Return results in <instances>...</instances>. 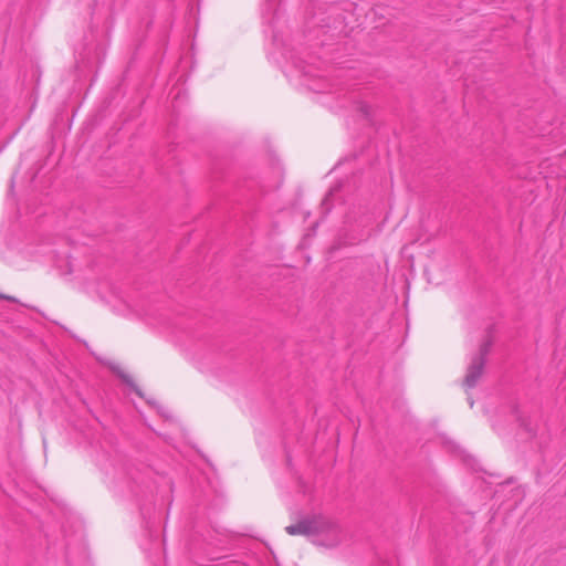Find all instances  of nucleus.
I'll use <instances>...</instances> for the list:
<instances>
[{
	"label": "nucleus",
	"instance_id": "f257e3e1",
	"mask_svg": "<svg viewBox=\"0 0 566 566\" xmlns=\"http://www.w3.org/2000/svg\"><path fill=\"white\" fill-rule=\"evenodd\" d=\"M336 528V525L322 516H307L296 521L285 527V532L291 536H312L319 533L329 532Z\"/></svg>",
	"mask_w": 566,
	"mask_h": 566
},
{
	"label": "nucleus",
	"instance_id": "f03ea898",
	"mask_svg": "<svg viewBox=\"0 0 566 566\" xmlns=\"http://www.w3.org/2000/svg\"><path fill=\"white\" fill-rule=\"evenodd\" d=\"M109 369L116 374L125 384L130 386L139 397H144L142 390L137 387L134 377L128 374L120 365L108 363Z\"/></svg>",
	"mask_w": 566,
	"mask_h": 566
},
{
	"label": "nucleus",
	"instance_id": "7ed1b4c3",
	"mask_svg": "<svg viewBox=\"0 0 566 566\" xmlns=\"http://www.w3.org/2000/svg\"><path fill=\"white\" fill-rule=\"evenodd\" d=\"M483 369H484V360L482 358L474 360L468 369V373L465 376V384L468 386H473L478 381V379L482 376Z\"/></svg>",
	"mask_w": 566,
	"mask_h": 566
},
{
	"label": "nucleus",
	"instance_id": "20e7f679",
	"mask_svg": "<svg viewBox=\"0 0 566 566\" xmlns=\"http://www.w3.org/2000/svg\"><path fill=\"white\" fill-rule=\"evenodd\" d=\"M0 298H4V300H9V301H15L14 297L8 296V295H4V294H0Z\"/></svg>",
	"mask_w": 566,
	"mask_h": 566
}]
</instances>
